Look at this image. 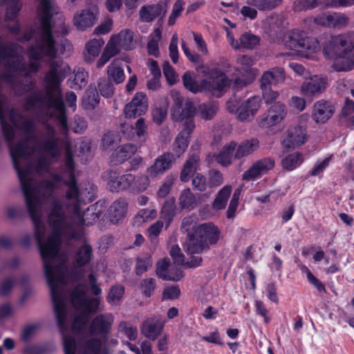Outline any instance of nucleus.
<instances>
[{"label":"nucleus","instance_id":"nucleus-41","mask_svg":"<svg viewBox=\"0 0 354 354\" xmlns=\"http://www.w3.org/2000/svg\"><path fill=\"white\" fill-rule=\"evenodd\" d=\"M178 205L181 209H194L196 198L189 189H184L181 192L178 198Z\"/></svg>","mask_w":354,"mask_h":354},{"label":"nucleus","instance_id":"nucleus-30","mask_svg":"<svg viewBox=\"0 0 354 354\" xmlns=\"http://www.w3.org/2000/svg\"><path fill=\"white\" fill-rule=\"evenodd\" d=\"M107 75L108 80H113L115 84H120L124 80L125 75L120 59L112 60L107 67Z\"/></svg>","mask_w":354,"mask_h":354},{"label":"nucleus","instance_id":"nucleus-57","mask_svg":"<svg viewBox=\"0 0 354 354\" xmlns=\"http://www.w3.org/2000/svg\"><path fill=\"white\" fill-rule=\"evenodd\" d=\"M119 140L118 135L116 133L109 131L102 138V147L105 150L110 149Z\"/></svg>","mask_w":354,"mask_h":354},{"label":"nucleus","instance_id":"nucleus-58","mask_svg":"<svg viewBox=\"0 0 354 354\" xmlns=\"http://www.w3.org/2000/svg\"><path fill=\"white\" fill-rule=\"evenodd\" d=\"M332 156H328L322 161H317L312 170L310 171V175L313 176H317L321 175L325 169L328 167Z\"/></svg>","mask_w":354,"mask_h":354},{"label":"nucleus","instance_id":"nucleus-64","mask_svg":"<svg viewBox=\"0 0 354 354\" xmlns=\"http://www.w3.org/2000/svg\"><path fill=\"white\" fill-rule=\"evenodd\" d=\"M163 73L169 84L176 82V73L168 62H165L162 66Z\"/></svg>","mask_w":354,"mask_h":354},{"label":"nucleus","instance_id":"nucleus-37","mask_svg":"<svg viewBox=\"0 0 354 354\" xmlns=\"http://www.w3.org/2000/svg\"><path fill=\"white\" fill-rule=\"evenodd\" d=\"M175 215V201L173 198L168 199L164 203L160 211V218L166 223L167 228Z\"/></svg>","mask_w":354,"mask_h":354},{"label":"nucleus","instance_id":"nucleus-13","mask_svg":"<svg viewBox=\"0 0 354 354\" xmlns=\"http://www.w3.org/2000/svg\"><path fill=\"white\" fill-rule=\"evenodd\" d=\"M147 99L143 93H137L124 108L127 118H136L144 114L147 110Z\"/></svg>","mask_w":354,"mask_h":354},{"label":"nucleus","instance_id":"nucleus-46","mask_svg":"<svg viewBox=\"0 0 354 354\" xmlns=\"http://www.w3.org/2000/svg\"><path fill=\"white\" fill-rule=\"evenodd\" d=\"M349 19L345 15L337 12L330 14L329 28H342L346 27Z\"/></svg>","mask_w":354,"mask_h":354},{"label":"nucleus","instance_id":"nucleus-9","mask_svg":"<svg viewBox=\"0 0 354 354\" xmlns=\"http://www.w3.org/2000/svg\"><path fill=\"white\" fill-rule=\"evenodd\" d=\"M308 115L302 114L299 116L298 124L290 127L287 135L282 141V145L287 149H295L305 144L308 140L306 127Z\"/></svg>","mask_w":354,"mask_h":354},{"label":"nucleus","instance_id":"nucleus-31","mask_svg":"<svg viewBox=\"0 0 354 354\" xmlns=\"http://www.w3.org/2000/svg\"><path fill=\"white\" fill-rule=\"evenodd\" d=\"M122 50H131L136 47L133 32L125 29L113 35Z\"/></svg>","mask_w":354,"mask_h":354},{"label":"nucleus","instance_id":"nucleus-59","mask_svg":"<svg viewBox=\"0 0 354 354\" xmlns=\"http://www.w3.org/2000/svg\"><path fill=\"white\" fill-rule=\"evenodd\" d=\"M119 330L123 333L130 340H135L137 337L138 331L128 322H122L119 325Z\"/></svg>","mask_w":354,"mask_h":354},{"label":"nucleus","instance_id":"nucleus-56","mask_svg":"<svg viewBox=\"0 0 354 354\" xmlns=\"http://www.w3.org/2000/svg\"><path fill=\"white\" fill-rule=\"evenodd\" d=\"M100 94L105 97H110L113 94V86L109 80L102 78L98 82Z\"/></svg>","mask_w":354,"mask_h":354},{"label":"nucleus","instance_id":"nucleus-60","mask_svg":"<svg viewBox=\"0 0 354 354\" xmlns=\"http://www.w3.org/2000/svg\"><path fill=\"white\" fill-rule=\"evenodd\" d=\"M156 288V280L153 278H148L141 281V290L142 293L150 297Z\"/></svg>","mask_w":354,"mask_h":354},{"label":"nucleus","instance_id":"nucleus-40","mask_svg":"<svg viewBox=\"0 0 354 354\" xmlns=\"http://www.w3.org/2000/svg\"><path fill=\"white\" fill-rule=\"evenodd\" d=\"M156 210L153 208H146L140 210L133 218V225L140 226L146 222H149L156 218Z\"/></svg>","mask_w":354,"mask_h":354},{"label":"nucleus","instance_id":"nucleus-6","mask_svg":"<svg viewBox=\"0 0 354 354\" xmlns=\"http://www.w3.org/2000/svg\"><path fill=\"white\" fill-rule=\"evenodd\" d=\"M206 79L198 84L191 73H186L183 76L185 87L192 93L205 92L216 97H220L222 91L230 85V80L226 75L218 68H205L203 70Z\"/></svg>","mask_w":354,"mask_h":354},{"label":"nucleus","instance_id":"nucleus-20","mask_svg":"<svg viewBox=\"0 0 354 354\" xmlns=\"http://www.w3.org/2000/svg\"><path fill=\"white\" fill-rule=\"evenodd\" d=\"M334 113V107L328 102L319 100L314 104L313 118L317 123H325Z\"/></svg>","mask_w":354,"mask_h":354},{"label":"nucleus","instance_id":"nucleus-62","mask_svg":"<svg viewBox=\"0 0 354 354\" xmlns=\"http://www.w3.org/2000/svg\"><path fill=\"white\" fill-rule=\"evenodd\" d=\"M113 28V20L111 19H107L100 26H97L93 33L95 35H105L109 32Z\"/></svg>","mask_w":354,"mask_h":354},{"label":"nucleus","instance_id":"nucleus-44","mask_svg":"<svg viewBox=\"0 0 354 354\" xmlns=\"http://www.w3.org/2000/svg\"><path fill=\"white\" fill-rule=\"evenodd\" d=\"M161 37V30L160 28L154 30L150 35V39L147 44V50L149 55L157 57L159 53L158 41Z\"/></svg>","mask_w":354,"mask_h":354},{"label":"nucleus","instance_id":"nucleus-34","mask_svg":"<svg viewBox=\"0 0 354 354\" xmlns=\"http://www.w3.org/2000/svg\"><path fill=\"white\" fill-rule=\"evenodd\" d=\"M254 62L251 56L241 55L236 59V71L242 75H253L254 73L252 66L254 65Z\"/></svg>","mask_w":354,"mask_h":354},{"label":"nucleus","instance_id":"nucleus-24","mask_svg":"<svg viewBox=\"0 0 354 354\" xmlns=\"http://www.w3.org/2000/svg\"><path fill=\"white\" fill-rule=\"evenodd\" d=\"M187 237V239L183 244V249L189 255L200 254L208 249L207 243L203 239L199 238L196 234H192V236Z\"/></svg>","mask_w":354,"mask_h":354},{"label":"nucleus","instance_id":"nucleus-21","mask_svg":"<svg viewBox=\"0 0 354 354\" xmlns=\"http://www.w3.org/2000/svg\"><path fill=\"white\" fill-rule=\"evenodd\" d=\"M122 49L115 39L113 35L106 43L101 56L96 63V66L99 68L103 67L112 57L118 55Z\"/></svg>","mask_w":354,"mask_h":354},{"label":"nucleus","instance_id":"nucleus-63","mask_svg":"<svg viewBox=\"0 0 354 354\" xmlns=\"http://www.w3.org/2000/svg\"><path fill=\"white\" fill-rule=\"evenodd\" d=\"M167 115V110L164 108H156L152 111L153 120L158 125H160L163 122Z\"/></svg>","mask_w":354,"mask_h":354},{"label":"nucleus","instance_id":"nucleus-22","mask_svg":"<svg viewBox=\"0 0 354 354\" xmlns=\"http://www.w3.org/2000/svg\"><path fill=\"white\" fill-rule=\"evenodd\" d=\"M219 231L214 224L206 223L198 226L197 234L198 237L203 239L209 245L216 244L219 239Z\"/></svg>","mask_w":354,"mask_h":354},{"label":"nucleus","instance_id":"nucleus-32","mask_svg":"<svg viewBox=\"0 0 354 354\" xmlns=\"http://www.w3.org/2000/svg\"><path fill=\"white\" fill-rule=\"evenodd\" d=\"M231 192L232 187L230 185H225L220 189L212 203V209L216 212L225 209Z\"/></svg>","mask_w":354,"mask_h":354},{"label":"nucleus","instance_id":"nucleus-47","mask_svg":"<svg viewBox=\"0 0 354 354\" xmlns=\"http://www.w3.org/2000/svg\"><path fill=\"white\" fill-rule=\"evenodd\" d=\"M196 218L194 216L185 217L182 221L181 230L187 233V236L197 234L198 226Z\"/></svg>","mask_w":354,"mask_h":354},{"label":"nucleus","instance_id":"nucleus-33","mask_svg":"<svg viewBox=\"0 0 354 354\" xmlns=\"http://www.w3.org/2000/svg\"><path fill=\"white\" fill-rule=\"evenodd\" d=\"M200 158L197 154L190 156L186 161L180 174V180L183 182H187L196 172Z\"/></svg>","mask_w":354,"mask_h":354},{"label":"nucleus","instance_id":"nucleus-25","mask_svg":"<svg viewBox=\"0 0 354 354\" xmlns=\"http://www.w3.org/2000/svg\"><path fill=\"white\" fill-rule=\"evenodd\" d=\"M104 44V41L102 38H94L88 41L85 45L84 60L88 63L93 62L99 56Z\"/></svg>","mask_w":354,"mask_h":354},{"label":"nucleus","instance_id":"nucleus-49","mask_svg":"<svg viewBox=\"0 0 354 354\" xmlns=\"http://www.w3.org/2000/svg\"><path fill=\"white\" fill-rule=\"evenodd\" d=\"M188 137L179 133L175 139L173 149L176 155L179 157L186 150L188 146Z\"/></svg>","mask_w":354,"mask_h":354},{"label":"nucleus","instance_id":"nucleus-51","mask_svg":"<svg viewBox=\"0 0 354 354\" xmlns=\"http://www.w3.org/2000/svg\"><path fill=\"white\" fill-rule=\"evenodd\" d=\"M259 41V38L250 33L243 34L239 39L240 48H253Z\"/></svg>","mask_w":354,"mask_h":354},{"label":"nucleus","instance_id":"nucleus-16","mask_svg":"<svg viewBox=\"0 0 354 354\" xmlns=\"http://www.w3.org/2000/svg\"><path fill=\"white\" fill-rule=\"evenodd\" d=\"M174 159L172 153H165L155 160L153 164L147 169V173L151 178L158 177L169 169Z\"/></svg>","mask_w":354,"mask_h":354},{"label":"nucleus","instance_id":"nucleus-10","mask_svg":"<svg viewBox=\"0 0 354 354\" xmlns=\"http://www.w3.org/2000/svg\"><path fill=\"white\" fill-rule=\"evenodd\" d=\"M261 98L254 96L241 103L239 106L233 101L227 102V109L230 112H236V118L241 122H249L253 119L260 108Z\"/></svg>","mask_w":354,"mask_h":354},{"label":"nucleus","instance_id":"nucleus-3","mask_svg":"<svg viewBox=\"0 0 354 354\" xmlns=\"http://www.w3.org/2000/svg\"><path fill=\"white\" fill-rule=\"evenodd\" d=\"M100 303L98 298H87L84 285L77 286L70 295L65 297L62 314L67 317L64 318L63 327L57 324L62 335L65 354H106L102 341L110 333L114 321L111 313L95 316L89 325V334L78 344L75 340L83 335L89 314L97 311Z\"/></svg>","mask_w":354,"mask_h":354},{"label":"nucleus","instance_id":"nucleus-14","mask_svg":"<svg viewBox=\"0 0 354 354\" xmlns=\"http://www.w3.org/2000/svg\"><path fill=\"white\" fill-rule=\"evenodd\" d=\"M274 161L271 158H263L254 162L243 174L245 180H254L273 169Z\"/></svg>","mask_w":354,"mask_h":354},{"label":"nucleus","instance_id":"nucleus-52","mask_svg":"<svg viewBox=\"0 0 354 354\" xmlns=\"http://www.w3.org/2000/svg\"><path fill=\"white\" fill-rule=\"evenodd\" d=\"M124 288L121 286H113L107 296V301L111 305H116L122 299Z\"/></svg>","mask_w":354,"mask_h":354},{"label":"nucleus","instance_id":"nucleus-23","mask_svg":"<svg viewBox=\"0 0 354 354\" xmlns=\"http://www.w3.org/2000/svg\"><path fill=\"white\" fill-rule=\"evenodd\" d=\"M127 212V203L120 198L111 205L108 210V216L112 223H118L125 217Z\"/></svg>","mask_w":354,"mask_h":354},{"label":"nucleus","instance_id":"nucleus-43","mask_svg":"<svg viewBox=\"0 0 354 354\" xmlns=\"http://www.w3.org/2000/svg\"><path fill=\"white\" fill-rule=\"evenodd\" d=\"M4 215L10 221L19 219L24 216V208L20 204H8L4 207Z\"/></svg>","mask_w":354,"mask_h":354},{"label":"nucleus","instance_id":"nucleus-4","mask_svg":"<svg viewBox=\"0 0 354 354\" xmlns=\"http://www.w3.org/2000/svg\"><path fill=\"white\" fill-rule=\"evenodd\" d=\"M7 21H15L21 10L19 0H7ZM40 24L35 35V43L28 48V59H55L59 55L72 50L71 43L66 39L56 43L53 31L61 35L68 33L65 18L57 11L54 0H39L37 8ZM22 48L0 35V59H24L21 55Z\"/></svg>","mask_w":354,"mask_h":354},{"label":"nucleus","instance_id":"nucleus-12","mask_svg":"<svg viewBox=\"0 0 354 354\" xmlns=\"http://www.w3.org/2000/svg\"><path fill=\"white\" fill-rule=\"evenodd\" d=\"M108 187L111 192H120L129 190L131 192V183L134 179V175L127 174L119 175L117 171H110L108 173Z\"/></svg>","mask_w":354,"mask_h":354},{"label":"nucleus","instance_id":"nucleus-54","mask_svg":"<svg viewBox=\"0 0 354 354\" xmlns=\"http://www.w3.org/2000/svg\"><path fill=\"white\" fill-rule=\"evenodd\" d=\"M88 75L82 68H77L74 71V84L79 88H82L87 84Z\"/></svg>","mask_w":354,"mask_h":354},{"label":"nucleus","instance_id":"nucleus-29","mask_svg":"<svg viewBox=\"0 0 354 354\" xmlns=\"http://www.w3.org/2000/svg\"><path fill=\"white\" fill-rule=\"evenodd\" d=\"M136 146L133 144H126L118 147L111 156V161L115 164L122 163L136 153Z\"/></svg>","mask_w":354,"mask_h":354},{"label":"nucleus","instance_id":"nucleus-36","mask_svg":"<svg viewBox=\"0 0 354 354\" xmlns=\"http://www.w3.org/2000/svg\"><path fill=\"white\" fill-rule=\"evenodd\" d=\"M100 101V97L95 88L89 87L82 97V105L86 109H93Z\"/></svg>","mask_w":354,"mask_h":354},{"label":"nucleus","instance_id":"nucleus-5","mask_svg":"<svg viewBox=\"0 0 354 354\" xmlns=\"http://www.w3.org/2000/svg\"><path fill=\"white\" fill-rule=\"evenodd\" d=\"M324 53L326 57L334 59L333 67L336 71H349L354 68V44L349 37L339 35L332 37Z\"/></svg>","mask_w":354,"mask_h":354},{"label":"nucleus","instance_id":"nucleus-7","mask_svg":"<svg viewBox=\"0 0 354 354\" xmlns=\"http://www.w3.org/2000/svg\"><path fill=\"white\" fill-rule=\"evenodd\" d=\"M170 95L174 102V106L171 110L172 118L176 121L185 120L183 129L180 133H183V136L189 138L195 128L193 115L196 108L191 101H187L184 103L183 97L177 91H171Z\"/></svg>","mask_w":354,"mask_h":354},{"label":"nucleus","instance_id":"nucleus-18","mask_svg":"<svg viewBox=\"0 0 354 354\" xmlns=\"http://www.w3.org/2000/svg\"><path fill=\"white\" fill-rule=\"evenodd\" d=\"M97 20V12L93 9L77 11L73 17V24L80 30L84 31L92 27Z\"/></svg>","mask_w":354,"mask_h":354},{"label":"nucleus","instance_id":"nucleus-35","mask_svg":"<svg viewBox=\"0 0 354 354\" xmlns=\"http://www.w3.org/2000/svg\"><path fill=\"white\" fill-rule=\"evenodd\" d=\"M303 161V154L300 152H295L281 160V166L286 170L292 171L297 168Z\"/></svg>","mask_w":354,"mask_h":354},{"label":"nucleus","instance_id":"nucleus-42","mask_svg":"<svg viewBox=\"0 0 354 354\" xmlns=\"http://www.w3.org/2000/svg\"><path fill=\"white\" fill-rule=\"evenodd\" d=\"M151 176L147 173L146 175L134 176V179L131 183V192H142L147 189L149 185Z\"/></svg>","mask_w":354,"mask_h":354},{"label":"nucleus","instance_id":"nucleus-28","mask_svg":"<svg viewBox=\"0 0 354 354\" xmlns=\"http://www.w3.org/2000/svg\"><path fill=\"white\" fill-rule=\"evenodd\" d=\"M236 142L232 141L223 147L220 153L214 156L216 161L224 167H227L232 163L234 158V152Z\"/></svg>","mask_w":354,"mask_h":354},{"label":"nucleus","instance_id":"nucleus-55","mask_svg":"<svg viewBox=\"0 0 354 354\" xmlns=\"http://www.w3.org/2000/svg\"><path fill=\"white\" fill-rule=\"evenodd\" d=\"M15 284V279L12 276L4 278L0 282V297L8 295Z\"/></svg>","mask_w":354,"mask_h":354},{"label":"nucleus","instance_id":"nucleus-48","mask_svg":"<svg viewBox=\"0 0 354 354\" xmlns=\"http://www.w3.org/2000/svg\"><path fill=\"white\" fill-rule=\"evenodd\" d=\"M152 264L153 263L150 255L145 254L142 257H138L135 268L136 274L138 276L142 275L152 266Z\"/></svg>","mask_w":354,"mask_h":354},{"label":"nucleus","instance_id":"nucleus-61","mask_svg":"<svg viewBox=\"0 0 354 354\" xmlns=\"http://www.w3.org/2000/svg\"><path fill=\"white\" fill-rule=\"evenodd\" d=\"M164 223L162 221H158L152 225H151V227L148 229V235L151 241L157 238V236L161 232Z\"/></svg>","mask_w":354,"mask_h":354},{"label":"nucleus","instance_id":"nucleus-45","mask_svg":"<svg viewBox=\"0 0 354 354\" xmlns=\"http://www.w3.org/2000/svg\"><path fill=\"white\" fill-rule=\"evenodd\" d=\"M324 0H295L292 8L296 12L313 9L322 4Z\"/></svg>","mask_w":354,"mask_h":354},{"label":"nucleus","instance_id":"nucleus-17","mask_svg":"<svg viewBox=\"0 0 354 354\" xmlns=\"http://www.w3.org/2000/svg\"><path fill=\"white\" fill-rule=\"evenodd\" d=\"M165 326V322L160 318L154 316L146 319L141 327L140 330L146 337L155 340L161 333Z\"/></svg>","mask_w":354,"mask_h":354},{"label":"nucleus","instance_id":"nucleus-53","mask_svg":"<svg viewBox=\"0 0 354 354\" xmlns=\"http://www.w3.org/2000/svg\"><path fill=\"white\" fill-rule=\"evenodd\" d=\"M246 3L261 11L271 10L276 8L273 0H248Z\"/></svg>","mask_w":354,"mask_h":354},{"label":"nucleus","instance_id":"nucleus-2","mask_svg":"<svg viewBox=\"0 0 354 354\" xmlns=\"http://www.w3.org/2000/svg\"><path fill=\"white\" fill-rule=\"evenodd\" d=\"M51 234L46 238L43 233L40 240L36 239L43 261L45 275L50 289L53 308L58 324L63 327L64 322L63 308L64 298L70 295L66 289L68 281V272L66 257L59 252L62 239L80 242L77 249L74 263L77 267L88 264L93 257V250L82 230L75 229L66 225L57 205L50 216ZM67 315L65 314V318Z\"/></svg>","mask_w":354,"mask_h":354},{"label":"nucleus","instance_id":"nucleus-1","mask_svg":"<svg viewBox=\"0 0 354 354\" xmlns=\"http://www.w3.org/2000/svg\"><path fill=\"white\" fill-rule=\"evenodd\" d=\"M3 83L6 82L0 80V124L34 225L35 239L40 240L46 233L44 203L50 205L49 225L50 216L57 205L66 225L84 232L83 226L94 224L103 210L97 203L82 212V207L94 199L95 187L90 181L77 183L79 172L71 142L61 138L48 123L34 134V120L10 107L2 93Z\"/></svg>","mask_w":354,"mask_h":354},{"label":"nucleus","instance_id":"nucleus-15","mask_svg":"<svg viewBox=\"0 0 354 354\" xmlns=\"http://www.w3.org/2000/svg\"><path fill=\"white\" fill-rule=\"evenodd\" d=\"M326 84V77L315 75L303 82L301 86V92L306 97H311L322 93L325 90Z\"/></svg>","mask_w":354,"mask_h":354},{"label":"nucleus","instance_id":"nucleus-11","mask_svg":"<svg viewBox=\"0 0 354 354\" xmlns=\"http://www.w3.org/2000/svg\"><path fill=\"white\" fill-rule=\"evenodd\" d=\"M286 114L284 104L279 102L273 104L259 119V123L263 127H272L279 123Z\"/></svg>","mask_w":354,"mask_h":354},{"label":"nucleus","instance_id":"nucleus-19","mask_svg":"<svg viewBox=\"0 0 354 354\" xmlns=\"http://www.w3.org/2000/svg\"><path fill=\"white\" fill-rule=\"evenodd\" d=\"M286 79L283 69L280 67H274L262 75L260 82L261 88H269L272 85L283 82Z\"/></svg>","mask_w":354,"mask_h":354},{"label":"nucleus","instance_id":"nucleus-8","mask_svg":"<svg viewBox=\"0 0 354 354\" xmlns=\"http://www.w3.org/2000/svg\"><path fill=\"white\" fill-rule=\"evenodd\" d=\"M284 44L290 49L295 50L308 57L309 53L317 51L319 46L315 38L308 37L299 30H292L284 36Z\"/></svg>","mask_w":354,"mask_h":354},{"label":"nucleus","instance_id":"nucleus-50","mask_svg":"<svg viewBox=\"0 0 354 354\" xmlns=\"http://www.w3.org/2000/svg\"><path fill=\"white\" fill-rule=\"evenodd\" d=\"M270 28L274 31H281L288 26V21L286 17L283 15H274L270 19Z\"/></svg>","mask_w":354,"mask_h":354},{"label":"nucleus","instance_id":"nucleus-26","mask_svg":"<svg viewBox=\"0 0 354 354\" xmlns=\"http://www.w3.org/2000/svg\"><path fill=\"white\" fill-rule=\"evenodd\" d=\"M166 13L165 6L160 4L143 6L140 10V17L142 21L150 22L161 16L162 18Z\"/></svg>","mask_w":354,"mask_h":354},{"label":"nucleus","instance_id":"nucleus-27","mask_svg":"<svg viewBox=\"0 0 354 354\" xmlns=\"http://www.w3.org/2000/svg\"><path fill=\"white\" fill-rule=\"evenodd\" d=\"M259 147V142L257 139L252 138L236 144L234 152V159H241L253 153Z\"/></svg>","mask_w":354,"mask_h":354},{"label":"nucleus","instance_id":"nucleus-38","mask_svg":"<svg viewBox=\"0 0 354 354\" xmlns=\"http://www.w3.org/2000/svg\"><path fill=\"white\" fill-rule=\"evenodd\" d=\"M170 268V262L169 259H165L158 262L156 268V274L163 280L177 281L179 275H169V268Z\"/></svg>","mask_w":354,"mask_h":354},{"label":"nucleus","instance_id":"nucleus-39","mask_svg":"<svg viewBox=\"0 0 354 354\" xmlns=\"http://www.w3.org/2000/svg\"><path fill=\"white\" fill-rule=\"evenodd\" d=\"M218 111V104L216 102L203 103L198 107V114L204 120H209L214 118Z\"/></svg>","mask_w":354,"mask_h":354}]
</instances>
